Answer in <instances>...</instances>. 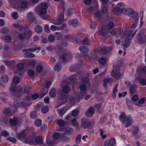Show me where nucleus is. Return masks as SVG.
I'll return each mask as SVG.
<instances>
[{
  "mask_svg": "<svg viewBox=\"0 0 146 146\" xmlns=\"http://www.w3.org/2000/svg\"><path fill=\"white\" fill-rule=\"evenodd\" d=\"M124 43L123 44V46L126 47H128L130 45V41L129 39L126 38L124 39Z\"/></svg>",
  "mask_w": 146,
  "mask_h": 146,
  "instance_id": "nucleus-31",
  "label": "nucleus"
},
{
  "mask_svg": "<svg viewBox=\"0 0 146 146\" xmlns=\"http://www.w3.org/2000/svg\"><path fill=\"white\" fill-rule=\"evenodd\" d=\"M19 38L21 40L25 39V38H27L26 34L24 32L21 33L19 34Z\"/></svg>",
  "mask_w": 146,
  "mask_h": 146,
  "instance_id": "nucleus-44",
  "label": "nucleus"
},
{
  "mask_svg": "<svg viewBox=\"0 0 146 146\" xmlns=\"http://www.w3.org/2000/svg\"><path fill=\"white\" fill-rule=\"evenodd\" d=\"M49 95L51 98H54L56 95L55 88H52L49 93Z\"/></svg>",
  "mask_w": 146,
  "mask_h": 146,
  "instance_id": "nucleus-20",
  "label": "nucleus"
},
{
  "mask_svg": "<svg viewBox=\"0 0 146 146\" xmlns=\"http://www.w3.org/2000/svg\"><path fill=\"white\" fill-rule=\"evenodd\" d=\"M138 15V13L137 12L133 11L132 9L130 14L129 15V16L131 17H135L136 19H137V17Z\"/></svg>",
  "mask_w": 146,
  "mask_h": 146,
  "instance_id": "nucleus-28",
  "label": "nucleus"
},
{
  "mask_svg": "<svg viewBox=\"0 0 146 146\" xmlns=\"http://www.w3.org/2000/svg\"><path fill=\"white\" fill-rule=\"evenodd\" d=\"M70 90V87L68 86H64L62 88L63 92L65 93L69 92Z\"/></svg>",
  "mask_w": 146,
  "mask_h": 146,
  "instance_id": "nucleus-27",
  "label": "nucleus"
},
{
  "mask_svg": "<svg viewBox=\"0 0 146 146\" xmlns=\"http://www.w3.org/2000/svg\"><path fill=\"white\" fill-rule=\"evenodd\" d=\"M68 24L70 25H72L74 27H76L78 24V19H72L68 21Z\"/></svg>",
  "mask_w": 146,
  "mask_h": 146,
  "instance_id": "nucleus-12",
  "label": "nucleus"
},
{
  "mask_svg": "<svg viewBox=\"0 0 146 146\" xmlns=\"http://www.w3.org/2000/svg\"><path fill=\"white\" fill-rule=\"evenodd\" d=\"M13 27L15 28H17L18 30L21 31H22L23 30V27L21 24H14L13 25Z\"/></svg>",
  "mask_w": 146,
  "mask_h": 146,
  "instance_id": "nucleus-35",
  "label": "nucleus"
},
{
  "mask_svg": "<svg viewBox=\"0 0 146 146\" xmlns=\"http://www.w3.org/2000/svg\"><path fill=\"white\" fill-rule=\"evenodd\" d=\"M71 123L72 125L74 126H77L78 125V123L75 118L72 120Z\"/></svg>",
  "mask_w": 146,
  "mask_h": 146,
  "instance_id": "nucleus-57",
  "label": "nucleus"
},
{
  "mask_svg": "<svg viewBox=\"0 0 146 146\" xmlns=\"http://www.w3.org/2000/svg\"><path fill=\"white\" fill-rule=\"evenodd\" d=\"M11 36L9 35L6 36L4 38L5 41L7 42H9L11 41Z\"/></svg>",
  "mask_w": 146,
  "mask_h": 146,
  "instance_id": "nucleus-62",
  "label": "nucleus"
},
{
  "mask_svg": "<svg viewBox=\"0 0 146 146\" xmlns=\"http://www.w3.org/2000/svg\"><path fill=\"white\" fill-rule=\"evenodd\" d=\"M137 24L136 23H135L132 25L131 29L130 31V33L128 34V38L133 33V32L134 31V30L133 29H135L136 28V26H137Z\"/></svg>",
  "mask_w": 146,
  "mask_h": 146,
  "instance_id": "nucleus-38",
  "label": "nucleus"
},
{
  "mask_svg": "<svg viewBox=\"0 0 146 146\" xmlns=\"http://www.w3.org/2000/svg\"><path fill=\"white\" fill-rule=\"evenodd\" d=\"M55 37L53 35H50L48 37V40L50 42H52L54 41Z\"/></svg>",
  "mask_w": 146,
  "mask_h": 146,
  "instance_id": "nucleus-49",
  "label": "nucleus"
},
{
  "mask_svg": "<svg viewBox=\"0 0 146 146\" xmlns=\"http://www.w3.org/2000/svg\"><path fill=\"white\" fill-rule=\"evenodd\" d=\"M99 61L101 64H105L106 62V58L104 57H102L100 58Z\"/></svg>",
  "mask_w": 146,
  "mask_h": 146,
  "instance_id": "nucleus-40",
  "label": "nucleus"
},
{
  "mask_svg": "<svg viewBox=\"0 0 146 146\" xmlns=\"http://www.w3.org/2000/svg\"><path fill=\"white\" fill-rule=\"evenodd\" d=\"M66 96L65 93L63 92H60L58 94V98L60 100H63L66 97Z\"/></svg>",
  "mask_w": 146,
  "mask_h": 146,
  "instance_id": "nucleus-23",
  "label": "nucleus"
},
{
  "mask_svg": "<svg viewBox=\"0 0 146 146\" xmlns=\"http://www.w3.org/2000/svg\"><path fill=\"white\" fill-rule=\"evenodd\" d=\"M126 121V123L125 126V127H127L130 126L133 123L132 118L130 115L127 116Z\"/></svg>",
  "mask_w": 146,
  "mask_h": 146,
  "instance_id": "nucleus-11",
  "label": "nucleus"
},
{
  "mask_svg": "<svg viewBox=\"0 0 146 146\" xmlns=\"http://www.w3.org/2000/svg\"><path fill=\"white\" fill-rule=\"evenodd\" d=\"M48 5L46 2H43L40 4L35 8L36 12L40 16L45 14L46 12V9L48 8Z\"/></svg>",
  "mask_w": 146,
  "mask_h": 146,
  "instance_id": "nucleus-1",
  "label": "nucleus"
},
{
  "mask_svg": "<svg viewBox=\"0 0 146 146\" xmlns=\"http://www.w3.org/2000/svg\"><path fill=\"white\" fill-rule=\"evenodd\" d=\"M90 41L88 38H86L83 40V43L84 45H88L89 44Z\"/></svg>",
  "mask_w": 146,
  "mask_h": 146,
  "instance_id": "nucleus-64",
  "label": "nucleus"
},
{
  "mask_svg": "<svg viewBox=\"0 0 146 146\" xmlns=\"http://www.w3.org/2000/svg\"><path fill=\"white\" fill-rule=\"evenodd\" d=\"M62 67V66L60 64L59 62H58L56 64L54 68V70H56L57 71L59 72L60 71Z\"/></svg>",
  "mask_w": 146,
  "mask_h": 146,
  "instance_id": "nucleus-29",
  "label": "nucleus"
},
{
  "mask_svg": "<svg viewBox=\"0 0 146 146\" xmlns=\"http://www.w3.org/2000/svg\"><path fill=\"white\" fill-rule=\"evenodd\" d=\"M127 118L125 114L123 113L119 116L120 120L123 124H125Z\"/></svg>",
  "mask_w": 146,
  "mask_h": 146,
  "instance_id": "nucleus-16",
  "label": "nucleus"
},
{
  "mask_svg": "<svg viewBox=\"0 0 146 146\" xmlns=\"http://www.w3.org/2000/svg\"><path fill=\"white\" fill-rule=\"evenodd\" d=\"M26 136V134L24 131H22L17 135L18 138L20 140H23Z\"/></svg>",
  "mask_w": 146,
  "mask_h": 146,
  "instance_id": "nucleus-17",
  "label": "nucleus"
},
{
  "mask_svg": "<svg viewBox=\"0 0 146 146\" xmlns=\"http://www.w3.org/2000/svg\"><path fill=\"white\" fill-rule=\"evenodd\" d=\"M35 31L38 33H40L42 31V28L40 25H37L35 28Z\"/></svg>",
  "mask_w": 146,
  "mask_h": 146,
  "instance_id": "nucleus-25",
  "label": "nucleus"
},
{
  "mask_svg": "<svg viewBox=\"0 0 146 146\" xmlns=\"http://www.w3.org/2000/svg\"><path fill=\"white\" fill-rule=\"evenodd\" d=\"M99 34L100 36H106L108 35V32L107 30L102 29L99 31Z\"/></svg>",
  "mask_w": 146,
  "mask_h": 146,
  "instance_id": "nucleus-18",
  "label": "nucleus"
},
{
  "mask_svg": "<svg viewBox=\"0 0 146 146\" xmlns=\"http://www.w3.org/2000/svg\"><path fill=\"white\" fill-rule=\"evenodd\" d=\"M125 5L123 3H117L116 10L118 14H122L125 9Z\"/></svg>",
  "mask_w": 146,
  "mask_h": 146,
  "instance_id": "nucleus-5",
  "label": "nucleus"
},
{
  "mask_svg": "<svg viewBox=\"0 0 146 146\" xmlns=\"http://www.w3.org/2000/svg\"><path fill=\"white\" fill-rule=\"evenodd\" d=\"M48 108L46 106H44L41 109V111L42 113L45 114L48 112Z\"/></svg>",
  "mask_w": 146,
  "mask_h": 146,
  "instance_id": "nucleus-50",
  "label": "nucleus"
},
{
  "mask_svg": "<svg viewBox=\"0 0 146 146\" xmlns=\"http://www.w3.org/2000/svg\"><path fill=\"white\" fill-rule=\"evenodd\" d=\"M24 101V99L22 101L17 100L14 101L13 106L16 108L22 107H25L27 106V104Z\"/></svg>",
  "mask_w": 146,
  "mask_h": 146,
  "instance_id": "nucleus-3",
  "label": "nucleus"
},
{
  "mask_svg": "<svg viewBox=\"0 0 146 146\" xmlns=\"http://www.w3.org/2000/svg\"><path fill=\"white\" fill-rule=\"evenodd\" d=\"M140 83L142 86L146 84V80L144 78L141 79L140 81Z\"/></svg>",
  "mask_w": 146,
  "mask_h": 146,
  "instance_id": "nucleus-61",
  "label": "nucleus"
},
{
  "mask_svg": "<svg viewBox=\"0 0 146 146\" xmlns=\"http://www.w3.org/2000/svg\"><path fill=\"white\" fill-rule=\"evenodd\" d=\"M24 56L25 57L33 58L35 56V55L33 54L30 52H27L24 54Z\"/></svg>",
  "mask_w": 146,
  "mask_h": 146,
  "instance_id": "nucleus-41",
  "label": "nucleus"
},
{
  "mask_svg": "<svg viewBox=\"0 0 146 146\" xmlns=\"http://www.w3.org/2000/svg\"><path fill=\"white\" fill-rule=\"evenodd\" d=\"M9 31L8 28L5 27L1 29L0 32L3 34H6L8 33Z\"/></svg>",
  "mask_w": 146,
  "mask_h": 146,
  "instance_id": "nucleus-46",
  "label": "nucleus"
},
{
  "mask_svg": "<svg viewBox=\"0 0 146 146\" xmlns=\"http://www.w3.org/2000/svg\"><path fill=\"white\" fill-rule=\"evenodd\" d=\"M72 114L73 116L76 117L78 114V110L75 109L72 111Z\"/></svg>",
  "mask_w": 146,
  "mask_h": 146,
  "instance_id": "nucleus-56",
  "label": "nucleus"
},
{
  "mask_svg": "<svg viewBox=\"0 0 146 146\" xmlns=\"http://www.w3.org/2000/svg\"><path fill=\"white\" fill-rule=\"evenodd\" d=\"M57 123L59 126H62L65 124V121L62 119H60L58 120Z\"/></svg>",
  "mask_w": 146,
  "mask_h": 146,
  "instance_id": "nucleus-52",
  "label": "nucleus"
},
{
  "mask_svg": "<svg viewBox=\"0 0 146 146\" xmlns=\"http://www.w3.org/2000/svg\"><path fill=\"white\" fill-rule=\"evenodd\" d=\"M114 27V24L113 22H110L108 23L107 28L109 29H112Z\"/></svg>",
  "mask_w": 146,
  "mask_h": 146,
  "instance_id": "nucleus-59",
  "label": "nucleus"
},
{
  "mask_svg": "<svg viewBox=\"0 0 146 146\" xmlns=\"http://www.w3.org/2000/svg\"><path fill=\"white\" fill-rule=\"evenodd\" d=\"M17 68L18 70L21 71L24 68V65L22 63L19 64L17 65Z\"/></svg>",
  "mask_w": 146,
  "mask_h": 146,
  "instance_id": "nucleus-54",
  "label": "nucleus"
},
{
  "mask_svg": "<svg viewBox=\"0 0 146 146\" xmlns=\"http://www.w3.org/2000/svg\"><path fill=\"white\" fill-rule=\"evenodd\" d=\"M117 68V69L114 68L111 73L112 76L116 79H119L121 76V74L119 73Z\"/></svg>",
  "mask_w": 146,
  "mask_h": 146,
  "instance_id": "nucleus-6",
  "label": "nucleus"
},
{
  "mask_svg": "<svg viewBox=\"0 0 146 146\" xmlns=\"http://www.w3.org/2000/svg\"><path fill=\"white\" fill-rule=\"evenodd\" d=\"M145 30H142L137 36V39L140 43H142L146 42V34L145 33Z\"/></svg>",
  "mask_w": 146,
  "mask_h": 146,
  "instance_id": "nucleus-2",
  "label": "nucleus"
},
{
  "mask_svg": "<svg viewBox=\"0 0 146 146\" xmlns=\"http://www.w3.org/2000/svg\"><path fill=\"white\" fill-rule=\"evenodd\" d=\"M55 35L56 36V38L57 40H60L62 38V35L61 33L56 32Z\"/></svg>",
  "mask_w": 146,
  "mask_h": 146,
  "instance_id": "nucleus-42",
  "label": "nucleus"
},
{
  "mask_svg": "<svg viewBox=\"0 0 146 146\" xmlns=\"http://www.w3.org/2000/svg\"><path fill=\"white\" fill-rule=\"evenodd\" d=\"M44 30L46 33H49L50 31V28L48 25H46L44 26Z\"/></svg>",
  "mask_w": 146,
  "mask_h": 146,
  "instance_id": "nucleus-63",
  "label": "nucleus"
},
{
  "mask_svg": "<svg viewBox=\"0 0 146 146\" xmlns=\"http://www.w3.org/2000/svg\"><path fill=\"white\" fill-rule=\"evenodd\" d=\"M112 81L113 79L112 78H109L106 77L105 78L103 81L104 88H107L108 87V83L109 85L111 86L112 84Z\"/></svg>",
  "mask_w": 146,
  "mask_h": 146,
  "instance_id": "nucleus-10",
  "label": "nucleus"
},
{
  "mask_svg": "<svg viewBox=\"0 0 146 146\" xmlns=\"http://www.w3.org/2000/svg\"><path fill=\"white\" fill-rule=\"evenodd\" d=\"M17 88L15 85H12L11 86L10 90L11 92H14L17 90Z\"/></svg>",
  "mask_w": 146,
  "mask_h": 146,
  "instance_id": "nucleus-55",
  "label": "nucleus"
},
{
  "mask_svg": "<svg viewBox=\"0 0 146 146\" xmlns=\"http://www.w3.org/2000/svg\"><path fill=\"white\" fill-rule=\"evenodd\" d=\"M64 18V14H60L58 17L57 19L54 21L53 24L57 25H58L62 23L63 20Z\"/></svg>",
  "mask_w": 146,
  "mask_h": 146,
  "instance_id": "nucleus-9",
  "label": "nucleus"
},
{
  "mask_svg": "<svg viewBox=\"0 0 146 146\" xmlns=\"http://www.w3.org/2000/svg\"><path fill=\"white\" fill-rule=\"evenodd\" d=\"M31 88L30 86H25L24 89V93L26 94L29 93L31 91Z\"/></svg>",
  "mask_w": 146,
  "mask_h": 146,
  "instance_id": "nucleus-39",
  "label": "nucleus"
},
{
  "mask_svg": "<svg viewBox=\"0 0 146 146\" xmlns=\"http://www.w3.org/2000/svg\"><path fill=\"white\" fill-rule=\"evenodd\" d=\"M81 135L80 134H78L75 139V141L77 144H79L81 141Z\"/></svg>",
  "mask_w": 146,
  "mask_h": 146,
  "instance_id": "nucleus-36",
  "label": "nucleus"
},
{
  "mask_svg": "<svg viewBox=\"0 0 146 146\" xmlns=\"http://www.w3.org/2000/svg\"><path fill=\"white\" fill-rule=\"evenodd\" d=\"M28 3L26 1H23L22 2L20 5L21 7L23 9L26 8L28 6Z\"/></svg>",
  "mask_w": 146,
  "mask_h": 146,
  "instance_id": "nucleus-26",
  "label": "nucleus"
},
{
  "mask_svg": "<svg viewBox=\"0 0 146 146\" xmlns=\"http://www.w3.org/2000/svg\"><path fill=\"white\" fill-rule=\"evenodd\" d=\"M1 80L3 83H7L9 80V78L8 76L5 74L3 75L1 77Z\"/></svg>",
  "mask_w": 146,
  "mask_h": 146,
  "instance_id": "nucleus-21",
  "label": "nucleus"
},
{
  "mask_svg": "<svg viewBox=\"0 0 146 146\" xmlns=\"http://www.w3.org/2000/svg\"><path fill=\"white\" fill-rule=\"evenodd\" d=\"M139 131V127L137 126H135V130L133 132V135L137 138V136L136 134Z\"/></svg>",
  "mask_w": 146,
  "mask_h": 146,
  "instance_id": "nucleus-53",
  "label": "nucleus"
},
{
  "mask_svg": "<svg viewBox=\"0 0 146 146\" xmlns=\"http://www.w3.org/2000/svg\"><path fill=\"white\" fill-rule=\"evenodd\" d=\"M75 38V37L74 36L70 34L64 35V39L71 41L74 40Z\"/></svg>",
  "mask_w": 146,
  "mask_h": 146,
  "instance_id": "nucleus-19",
  "label": "nucleus"
},
{
  "mask_svg": "<svg viewBox=\"0 0 146 146\" xmlns=\"http://www.w3.org/2000/svg\"><path fill=\"white\" fill-rule=\"evenodd\" d=\"M18 120L17 118H13L12 119L11 118H9V123L13 126H16L18 123Z\"/></svg>",
  "mask_w": 146,
  "mask_h": 146,
  "instance_id": "nucleus-13",
  "label": "nucleus"
},
{
  "mask_svg": "<svg viewBox=\"0 0 146 146\" xmlns=\"http://www.w3.org/2000/svg\"><path fill=\"white\" fill-rule=\"evenodd\" d=\"M90 121L86 118H83L82 119L81 125L82 127L84 128L88 127L90 125Z\"/></svg>",
  "mask_w": 146,
  "mask_h": 146,
  "instance_id": "nucleus-7",
  "label": "nucleus"
},
{
  "mask_svg": "<svg viewBox=\"0 0 146 146\" xmlns=\"http://www.w3.org/2000/svg\"><path fill=\"white\" fill-rule=\"evenodd\" d=\"M145 99L143 98L140 99L138 101V102L135 103L136 105L139 107L141 106V104H143L145 102Z\"/></svg>",
  "mask_w": 146,
  "mask_h": 146,
  "instance_id": "nucleus-30",
  "label": "nucleus"
},
{
  "mask_svg": "<svg viewBox=\"0 0 146 146\" xmlns=\"http://www.w3.org/2000/svg\"><path fill=\"white\" fill-rule=\"evenodd\" d=\"M32 35V31L30 30H28L26 32L27 39L30 38Z\"/></svg>",
  "mask_w": 146,
  "mask_h": 146,
  "instance_id": "nucleus-60",
  "label": "nucleus"
},
{
  "mask_svg": "<svg viewBox=\"0 0 146 146\" xmlns=\"http://www.w3.org/2000/svg\"><path fill=\"white\" fill-rule=\"evenodd\" d=\"M41 120L39 119H37L35 121V125L37 127L40 126L41 123Z\"/></svg>",
  "mask_w": 146,
  "mask_h": 146,
  "instance_id": "nucleus-47",
  "label": "nucleus"
},
{
  "mask_svg": "<svg viewBox=\"0 0 146 146\" xmlns=\"http://www.w3.org/2000/svg\"><path fill=\"white\" fill-rule=\"evenodd\" d=\"M35 142L40 145H42L43 143L42 139L40 136L36 137L35 139Z\"/></svg>",
  "mask_w": 146,
  "mask_h": 146,
  "instance_id": "nucleus-15",
  "label": "nucleus"
},
{
  "mask_svg": "<svg viewBox=\"0 0 146 146\" xmlns=\"http://www.w3.org/2000/svg\"><path fill=\"white\" fill-rule=\"evenodd\" d=\"M79 49L81 52L83 53H86L89 51V49L88 47L84 46L79 47Z\"/></svg>",
  "mask_w": 146,
  "mask_h": 146,
  "instance_id": "nucleus-22",
  "label": "nucleus"
},
{
  "mask_svg": "<svg viewBox=\"0 0 146 146\" xmlns=\"http://www.w3.org/2000/svg\"><path fill=\"white\" fill-rule=\"evenodd\" d=\"M112 50L111 46H104L99 50V53L101 55L107 54L108 52H110Z\"/></svg>",
  "mask_w": 146,
  "mask_h": 146,
  "instance_id": "nucleus-4",
  "label": "nucleus"
},
{
  "mask_svg": "<svg viewBox=\"0 0 146 146\" xmlns=\"http://www.w3.org/2000/svg\"><path fill=\"white\" fill-rule=\"evenodd\" d=\"M30 116L31 118L35 119L38 117V115L36 111H33L30 113Z\"/></svg>",
  "mask_w": 146,
  "mask_h": 146,
  "instance_id": "nucleus-24",
  "label": "nucleus"
},
{
  "mask_svg": "<svg viewBox=\"0 0 146 146\" xmlns=\"http://www.w3.org/2000/svg\"><path fill=\"white\" fill-rule=\"evenodd\" d=\"M132 9L130 8H128L127 9L125 8V9L122 13L126 15H127L129 16V15L130 14Z\"/></svg>",
  "mask_w": 146,
  "mask_h": 146,
  "instance_id": "nucleus-37",
  "label": "nucleus"
},
{
  "mask_svg": "<svg viewBox=\"0 0 146 146\" xmlns=\"http://www.w3.org/2000/svg\"><path fill=\"white\" fill-rule=\"evenodd\" d=\"M129 90L130 94H133L135 93L136 89L133 85H131L130 87Z\"/></svg>",
  "mask_w": 146,
  "mask_h": 146,
  "instance_id": "nucleus-45",
  "label": "nucleus"
},
{
  "mask_svg": "<svg viewBox=\"0 0 146 146\" xmlns=\"http://www.w3.org/2000/svg\"><path fill=\"white\" fill-rule=\"evenodd\" d=\"M60 136V135L58 132H56L53 133V137L55 140L58 139Z\"/></svg>",
  "mask_w": 146,
  "mask_h": 146,
  "instance_id": "nucleus-48",
  "label": "nucleus"
},
{
  "mask_svg": "<svg viewBox=\"0 0 146 146\" xmlns=\"http://www.w3.org/2000/svg\"><path fill=\"white\" fill-rule=\"evenodd\" d=\"M79 87L81 90L82 91H84L86 89L87 86L85 84H82L80 85Z\"/></svg>",
  "mask_w": 146,
  "mask_h": 146,
  "instance_id": "nucleus-51",
  "label": "nucleus"
},
{
  "mask_svg": "<svg viewBox=\"0 0 146 146\" xmlns=\"http://www.w3.org/2000/svg\"><path fill=\"white\" fill-rule=\"evenodd\" d=\"M36 63V61L35 60H33L29 62V66L31 67L35 66Z\"/></svg>",
  "mask_w": 146,
  "mask_h": 146,
  "instance_id": "nucleus-58",
  "label": "nucleus"
},
{
  "mask_svg": "<svg viewBox=\"0 0 146 146\" xmlns=\"http://www.w3.org/2000/svg\"><path fill=\"white\" fill-rule=\"evenodd\" d=\"M95 110V109L94 107H90L86 111L85 114L87 117H92L94 115Z\"/></svg>",
  "mask_w": 146,
  "mask_h": 146,
  "instance_id": "nucleus-8",
  "label": "nucleus"
},
{
  "mask_svg": "<svg viewBox=\"0 0 146 146\" xmlns=\"http://www.w3.org/2000/svg\"><path fill=\"white\" fill-rule=\"evenodd\" d=\"M43 67L41 65H38L36 67V71L38 72H41L43 70Z\"/></svg>",
  "mask_w": 146,
  "mask_h": 146,
  "instance_id": "nucleus-43",
  "label": "nucleus"
},
{
  "mask_svg": "<svg viewBox=\"0 0 146 146\" xmlns=\"http://www.w3.org/2000/svg\"><path fill=\"white\" fill-rule=\"evenodd\" d=\"M109 143L110 145L111 146H115V145L116 143L115 139L113 137L111 138L109 140Z\"/></svg>",
  "mask_w": 146,
  "mask_h": 146,
  "instance_id": "nucleus-32",
  "label": "nucleus"
},
{
  "mask_svg": "<svg viewBox=\"0 0 146 146\" xmlns=\"http://www.w3.org/2000/svg\"><path fill=\"white\" fill-rule=\"evenodd\" d=\"M64 134L66 135L70 134L73 131L72 129L68 127L66 128L64 130Z\"/></svg>",
  "mask_w": 146,
  "mask_h": 146,
  "instance_id": "nucleus-34",
  "label": "nucleus"
},
{
  "mask_svg": "<svg viewBox=\"0 0 146 146\" xmlns=\"http://www.w3.org/2000/svg\"><path fill=\"white\" fill-rule=\"evenodd\" d=\"M118 86V84H116L115 86L113 89V92L112 94V97L113 98H115L116 95L115 93L117 92V87Z\"/></svg>",
  "mask_w": 146,
  "mask_h": 146,
  "instance_id": "nucleus-33",
  "label": "nucleus"
},
{
  "mask_svg": "<svg viewBox=\"0 0 146 146\" xmlns=\"http://www.w3.org/2000/svg\"><path fill=\"white\" fill-rule=\"evenodd\" d=\"M77 75L76 74H74L71 76L68 79V81L69 84L71 83H75L76 82L77 80Z\"/></svg>",
  "mask_w": 146,
  "mask_h": 146,
  "instance_id": "nucleus-14",
  "label": "nucleus"
}]
</instances>
